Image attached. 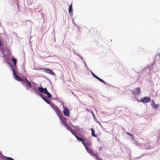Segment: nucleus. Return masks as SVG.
<instances>
[{"label":"nucleus","instance_id":"nucleus-8","mask_svg":"<svg viewBox=\"0 0 160 160\" xmlns=\"http://www.w3.org/2000/svg\"><path fill=\"white\" fill-rule=\"evenodd\" d=\"M91 74L93 76V77H94V78H96L99 81H100L104 83H106L105 82H104V80L102 79L99 78L97 76H96L93 72H91Z\"/></svg>","mask_w":160,"mask_h":160},{"label":"nucleus","instance_id":"nucleus-26","mask_svg":"<svg viewBox=\"0 0 160 160\" xmlns=\"http://www.w3.org/2000/svg\"><path fill=\"white\" fill-rule=\"evenodd\" d=\"M92 115H93V116L94 117V116H95V115H94V114L93 113V112H92Z\"/></svg>","mask_w":160,"mask_h":160},{"label":"nucleus","instance_id":"nucleus-1","mask_svg":"<svg viewBox=\"0 0 160 160\" xmlns=\"http://www.w3.org/2000/svg\"><path fill=\"white\" fill-rule=\"evenodd\" d=\"M13 73V76L14 79L16 80H17L18 81H22L24 83L25 82V81L23 80L21 78H20L19 76H18L16 73L15 70L14 69H12Z\"/></svg>","mask_w":160,"mask_h":160},{"label":"nucleus","instance_id":"nucleus-14","mask_svg":"<svg viewBox=\"0 0 160 160\" xmlns=\"http://www.w3.org/2000/svg\"><path fill=\"white\" fill-rule=\"evenodd\" d=\"M44 94H47V97L49 98H51L52 97L51 94L47 90L46 88H45Z\"/></svg>","mask_w":160,"mask_h":160},{"label":"nucleus","instance_id":"nucleus-27","mask_svg":"<svg viewBox=\"0 0 160 160\" xmlns=\"http://www.w3.org/2000/svg\"><path fill=\"white\" fill-rule=\"evenodd\" d=\"M4 156H3V158H2V159H3V160H5V159H5V158H4ZM5 159H6V158H5Z\"/></svg>","mask_w":160,"mask_h":160},{"label":"nucleus","instance_id":"nucleus-28","mask_svg":"<svg viewBox=\"0 0 160 160\" xmlns=\"http://www.w3.org/2000/svg\"><path fill=\"white\" fill-rule=\"evenodd\" d=\"M102 159L101 158H99L98 160H101Z\"/></svg>","mask_w":160,"mask_h":160},{"label":"nucleus","instance_id":"nucleus-23","mask_svg":"<svg viewBox=\"0 0 160 160\" xmlns=\"http://www.w3.org/2000/svg\"><path fill=\"white\" fill-rule=\"evenodd\" d=\"M15 10L16 12H18L19 11V7L18 4L17 6L15 7Z\"/></svg>","mask_w":160,"mask_h":160},{"label":"nucleus","instance_id":"nucleus-29","mask_svg":"<svg viewBox=\"0 0 160 160\" xmlns=\"http://www.w3.org/2000/svg\"><path fill=\"white\" fill-rule=\"evenodd\" d=\"M93 30V29H91V31L92 32V30Z\"/></svg>","mask_w":160,"mask_h":160},{"label":"nucleus","instance_id":"nucleus-4","mask_svg":"<svg viewBox=\"0 0 160 160\" xmlns=\"http://www.w3.org/2000/svg\"><path fill=\"white\" fill-rule=\"evenodd\" d=\"M150 100V98L148 97L141 98L140 99V101L143 103H147L149 102Z\"/></svg>","mask_w":160,"mask_h":160},{"label":"nucleus","instance_id":"nucleus-24","mask_svg":"<svg viewBox=\"0 0 160 160\" xmlns=\"http://www.w3.org/2000/svg\"><path fill=\"white\" fill-rule=\"evenodd\" d=\"M12 61L13 62L14 64L15 65H16V60L15 58H12Z\"/></svg>","mask_w":160,"mask_h":160},{"label":"nucleus","instance_id":"nucleus-21","mask_svg":"<svg viewBox=\"0 0 160 160\" xmlns=\"http://www.w3.org/2000/svg\"><path fill=\"white\" fill-rule=\"evenodd\" d=\"M4 157L7 160H14L13 158L11 157H7L6 156H4Z\"/></svg>","mask_w":160,"mask_h":160},{"label":"nucleus","instance_id":"nucleus-7","mask_svg":"<svg viewBox=\"0 0 160 160\" xmlns=\"http://www.w3.org/2000/svg\"><path fill=\"white\" fill-rule=\"evenodd\" d=\"M91 74L93 76V77H94V78H96L99 81H100L104 83H106L105 82H104V80L102 79L99 78L97 76H96L93 72H91Z\"/></svg>","mask_w":160,"mask_h":160},{"label":"nucleus","instance_id":"nucleus-11","mask_svg":"<svg viewBox=\"0 0 160 160\" xmlns=\"http://www.w3.org/2000/svg\"><path fill=\"white\" fill-rule=\"evenodd\" d=\"M25 80L26 82V83H25L26 86L28 88H32V84L31 82L28 81L26 78H25Z\"/></svg>","mask_w":160,"mask_h":160},{"label":"nucleus","instance_id":"nucleus-15","mask_svg":"<svg viewBox=\"0 0 160 160\" xmlns=\"http://www.w3.org/2000/svg\"><path fill=\"white\" fill-rule=\"evenodd\" d=\"M91 132H92V135L94 137H95L96 138L97 137V135L95 134V132L94 130V129L93 128H92L91 129Z\"/></svg>","mask_w":160,"mask_h":160},{"label":"nucleus","instance_id":"nucleus-20","mask_svg":"<svg viewBox=\"0 0 160 160\" xmlns=\"http://www.w3.org/2000/svg\"><path fill=\"white\" fill-rule=\"evenodd\" d=\"M62 117L61 118V119L62 121V122L63 124L65 126H66L67 125H68V124L65 120H63L62 119Z\"/></svg>","mask_w":160,"mask_h":160},{"label":"nucleus","instance_id":"nucleus-25","mask_svg":"<svg viewBox=\"0 0 160 160\" xmlns=\"http://www.w3.org/2000/svg\"><path fill=\"white\" fill-rule=\"evenodd\" d=\"M127 133L128 135H129L131 136H133V135L132 134H131L130 133H129L128 132H127Z\"/></svg>","mask_w":160,"mask_h":160},{"label":"nucleus","instance_id":"nucleus-16","mask_svg":"<svg viewBox=\"0 0 160 160\" xmlns=\"http://www.w3.org/2000/svg\"><path fill=\"white\" fill-rule=\"evenodd\" d=\"M73 10L72 8V4H71L69 7L68 12H69L71 13L72 12Z\"/></svg>","mask_w":160,"mask_h":160},{"label":"nucleus","instance_id":"nucleus-2","mask_svg":"<svg viewBox=\"0 0 160 160\" xmlns=\"http://www.w3.org/2000/svg\"><path fill=\"white\" fill-rule=\"evenodd\" d=\"M52 107L56 112L59 118L61 119V118L62 117V116L61 112L59 108L57 106Z\"/></svg>","mask_w":160,"mask_h":160},{"label":"nucleus","instance_id":"nucleus-9","mask_svg":"<svg viewBox=\"0 0 160 160\" xmlns=\"http://www.w3.org/2000/svg\"><path fill=\"white\" fill-rule=\"evenodd\" d=\"M85 142H84L85 146H84L85 148L88 147V146H91L92 145V143L90 141H88V140H85Z\"/></svg>","mask_w":160,"mask_h":160},{"label":"nucleus","instance_id":"nucleus-5","mask_svg":"<svg viewBox=\"0 0 160 160\" xmlns=\"http://www.w3.org/2000/svg\"><path fill=\"white\" fill-rule=\"evenodd\" d=\"M75 136L76 137V138L78 140L82 142V144L84 146H85V144H84V141H85V139L84 138H80L76 134V133H75L74 135H73Z\"/></svg>","mask_w":160,"mask_h":160},{"label":"nucleus","instance_id":"nucleus-6","mask_svg":"<svg viewBox=\"0 0 160 160\" xmlns=\"http://www.w3.org/2000/svg\"><path fill=\"white\" fill-rule=\"evenodd\" d=\"M44 71L48 73H49L51 75H54L55 74L52 70L49 69H44Z\"/></svg>","mask_w":160,"mask_h":160},{"label":"nucleus","instance_id":"nucleus-19","mask_svg":"<svg viewBox=\"0 0 160 160\" xmlns=\"http://www.w3.org/2000/svg\"><path fill=\"white\" fill-rule=\"evenodd\" d=\"M86 149L90 154L93 152V151L92 149L89 148H88V147H86Z\"/></svg>","mask_w":160,"mask_h":160},{"label":"nucleus","instance_id":"nucleus-22","mask_svg":"<svg viewBox=\"0 0 160 160\" xmlns=\"http://www.w3.org/2000/svg\"><path fill=\"white\" fill-rule=\"evenodd\" d=\"M152 101L153 102V105H152V107L153 108H154V109H156V108H157V107H158V105H156V104H155L153 101V100H152Z\"/></svg>","mask_w":160,"mask_h":160},{"label":"nucleus","instance_id":"nucleus-10","mask_svg":"<svg viewBox=\"0 0 160 160\" xmlns=\"http://www.w3.org/2000/svg\"><path fill=\"white\" fill-rule=\"evenodd\" d=\"M65 127H66L67 129L70 131L73 135H74L75 133H76V132L72 129L71 127L68 124Z\"/></svg>","mask_w":160,"mask_h":160},{"label":"nucleus","instance_id":"nucleus-13","mask_svg":"<svg viewBox=\"0 0 160 160\" xmlns=\"http://www.w3.org/2000/svg\"><path fill=\"white\" fill-rule=\"evenodd\" d=\"M63 113L66 116H69V112L68 108H65L63 111Z\"/></svg>","mask_w":160,"mask_h":160},{"label":"nucleus","instance_id":"nucleus-18","mask_svg":"<svg viewBox=\"0 0 160 160\" xmlns=\"http://www.w3.org/2000/svg\"><path fill=\"white\" fill-rule=\"evenodd\" d=\"M38 89L39 91L40 92H41L42 93V92L44 93V92L45 91V88L44 89L42 87H39V88H38Z\"/></svg>","mask_w":160,"mask_h":160},{"label":"nucleus","instance_id":"nucleus-3","mask_svg":"<svg viewBox=\"0 0 160 160\" xmlns=\"http://www.w3.org/2000/svg\"><path fill=\"white\" fill-rule=\"evenodd\" d=\"M131 92L133 94L135 95L139 94L141 92L140 88L139 87L136 88L132 90Z\"/></svg>","mask_w":160,"mask_h":160},{"label":"nucleus","instance_id":"nucleus-12","mask_svg":"<svg viewBox=\"0 0 160 160\" xmlns=\"http://www.w3.org/2000/svg\"><path fill=\"white\" fill-rule=\"evenodd\" d=\"M90 155L93 156L95 157L96 158V160H98L100 158L99 157L98 153V152H94L93 151Z\"/></svg>","mask_w":160,"mask_h":160},{"label":"nucleus","instance_id":"nucleus-17","mask_svg":"<svg viewBox=\"0 0 160 160\" xmlns=\"http://www.w3.org/2000/svg\"><path fill=\"white\" fill-rule=\"evenodd\" d=\"M41 97L48 104H50V102L49 101H48L46 98H44L42 95H40Z\"/></svg>","mask_w":160,"mask_h":160}]
</instances>
